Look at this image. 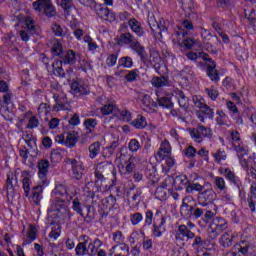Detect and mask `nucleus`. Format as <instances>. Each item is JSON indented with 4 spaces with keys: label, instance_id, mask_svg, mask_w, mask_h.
<instances>
[{
    "label": "nucleus",
    "instance_id": "obj_13",
    "mask_svg": "<svg viewBox=\"0 0 256 256\" xmlns=\"http://www.w3.org/2000/svg\"><path fill=\"white\" fill-rule=\"evenodd\" d=\"M55 140L56 143H60L61 145L73 149V147L77 145V141H79V134L76 131H72L67 134L66 138L63 134L57 135Z\"/></svg>",
    "mask_w": 256,
    "mask_h": 256
},
{
    "label": "nucleus",
    "instance_id": "obj_63",
    "mask_svg": "<svg viewBox=\"0 0 256 256\" xmlns=\"http://www.w3.org/2000/svg\"><path fill=\"white\" fill-rule=\"evenodd\" d=\"M52 31L56 37H63L64 35L63 28L57 23L52 25Z\"/></svg>",
    "mask_w": 256,
    "mask_h": 256
},
{
    "label": "nucleus",
    "instance_id": "obj_54",
    "mask_svg": "<svg viewBox=\"0 0 256 256\" xmlns=\"http://www.w3.org/2000/svg\"><path fill=\"white\" fill-rule=\"evenodd\" d=\"M39 127V119L37 116H31L28 120L26 129H37Z\"/></svg>",
    "mask_w": 256,
    "mask_h": 256
},
{
    "label": "nucleus",
    "instance_id": "obj_55",
    "mask_svg": "<svg viewBox=\"0 0 256 256\" xmlns=\"http://www.w3.org/2000/svg\"><path fill=\"white\" fill-rule=\"evenodd\" d=\"M130 221L132 225H139L143 221V214L136 212L130 215Z\"/></svg>",
    "mask_w": 256,
    "mask_h": 256
},
{
    "label": "nucleus",
    "instance_id": "obj_52",
    "mask_svg": "<svg viewBox=\"0 0 256 256\" xmlns=\"http://www.w3.org/2000/svg\"><path fill=\"white\" fill-rule=\"evenodd\" d=\"M192 101L198 109H203L207 104L205 103V99L201 96H193Z\"/></svg>",
    "mask_w": 256,
    "mask_h": 256
},
{
    "label": "nucleus",
    "instance_id": "obj_36",
    "mask_svg": "<svg viewBox=\"0 0 256 256\" xmlns=\"http://www.w3.org/2000/svg\"><path fill=\"white\" fill-rule=\"evenodd\" d=\"M219 243L222 247H231L233 245V234L229 232L224 233L220 237Z\"/></svg>",
    "mask_w": 256,
    "mask_h": 256
},
{
    "label": "nucleus",
    "instance_id": "obj_31",
    "mask_svg": "<svg viewBox=\"0 0 256 256\" xmlns=\"http://www.w3.org/2000/svg\"><path fill=\"white\" fill-rule=\"evenodd\" d=\"M211 226L223 233L227 229V220L222 217H216L212 220Z\"/></svg>",
    "mask_w": 256,
    "mask_h": 256
},
{
    "label": "nucleus",
    "instance_id": "obj_15",
    "mask_svg": "<svg viewBox=\"0 0 256 256\" xmlns=\"http://www.w3.org/2000/svg\"><path fill=\"white\" fill-rule=\"evenodd\" d=\"M101 113L102 115H111V113H113L114 115H117V117L120 115V117L126 121H131V113L128 111H119V108L114 104L104 105L101 108Z\"/></svg>",
    "mask_w": 256,
    "mask_h": 256
},
{
    "label": "nucleus",
    "instance_id": "obj_23",
    "mask_svg": "<svg viewBox=\"0 0 256 256\" xmlns=\"http://www.w3.org/2000/svg\"><path fill=\"white\" fill-rule=\"evenodd\" d=\"M71 91L73 95H89V86L79 81H74L71 84Z\"/></svg>",
    "mask_w": 256,
    "mask_h": 256
},
{
    "label": "nucleus",
    "instance_id": "obj_40",
    "mask_svg": "<svg viewBox=\"0 0 256 256\" xmlns=\"http://www.w3.org/2000/svg\"><path fill=\"white\" fill-rule=\"evenodd\" d=\"M53 73L56 77L63 78L65 77V70H63V64L58 60L52 64Z\"/></svg>",
    "mask_w": 256,
    "mask_h": 256
},
{
    "label": "nucleus",
    "instance_id": "obj_1",
    "mask_svg": "<svg viewBox=\"0 0 256 256\" xmlns=\"http://www.w3.org/2000/svg\"><path fill=\"white\" fill-rule=\"evenodd\" d=\"M77 1L80 3V5H83L84 7H90V9L95 10V13L103 21H109V23H113L117 19V16L113 13V11H111L106 6L97 4L95 0H77Z\"/></svg>",
    "mask_w": 256,
    "mask_h": 256
},
{
    "label": "nucleus",
    "instance_id": "obj_18",
    "mask_svg": "<svg viewBox=\"0 0 256 256\" xmlns=\"http://www.w3.org/2000/svg\"><path fill=\"white\" fill-rule=\"evenodd\" d=\"M50 211L62 213V215H67L69 213V201L63 198H56L50 207Z\"/></svg>",
    "mask_w": 256,
    "mask_h": 256
},
{
    "label": "nucleus",
    "instance_id": "obj_59",
    "mask_svg": "<svg viewBox=\"0 0 256 256\" xmlns=\"http://www.w3.org/2000/svg\"><path fill=\"white\" fill-rule=\"evenodd\" d=\"M161 151H163L166 155H171V144L167 141V140H164L161 145H160V148H159Z\"/></svg>",
    "mask_w": 256,
    "mask_h": 256
},
{
    "label": "nucleus",
    "instance_id": "obj_33",
    "mask_svg": "<svg viewBox=\"0 0 256 256\" xmlns=\"http://www.w3.org/2000/svg\"><path fill=\"white\" fill-rule=\"evenodd\" d=\"M158 105L164 109H173V101H171V94L157 98Z\"/></svg>",
    "mask_w": 256,
    "mask_h": 256
},
{
    "label": "nucleus",
    "instance_id": "obj_51",
    "mask_svg": "<svg viewBox=\"0 0 256 256\" xmlns=\"http://www.w3.org/2000/svg\"><path fill=\"white\" fill-rule=\"evenodd\" d=\"M128 149L131 153H137V151L141 149V143H139V140L137 139H131L128 143Z\"/></svg>",
    "mask_w": 256,
    "mask_h": 256
},
{
    "label": "nucleus",
    "instance_id": "obj_30",
    "mask_svg": "<svg viewBox=\"0 0 256 256\" xmlns=\"http://www.w3.org/2000/svg\"><path fill=\"white\" fill-rule=\"evenodd\" d=\"M135 40V36L130 32L122 33L118 39V45H130L131 47Z\"/></svg>",
    "mask_w": 256,
    "mask_h": 256
},
{
    "label": "nucleus",
    "instance_id": "obj_21",
    "mask_svg": "<svg viewBox=\"0 0 256 256\" xmlns=\"http://www.w3.org/2000/svg\"><path fill=\"white\" fill-rule=\"evenodd\" d=\"M70 163L72 165V177L79 181L83 177V162L77 161V159H71Z\"/></svg>",
    "mask_w": 256,
    "mask_h": 256
},
{
    "label": "nucleus",
    "instance_id": "obj_14",
    "mask_svg": "<svg viewBox=\"0 0 256 256\" xmlns=\"http://www.w3.org/2000/svg\"><path fill=\"white\" fill-rule=\"evenodd\" d=\"M165 217L161 211H157L154 215L152 233L154 237H161L165 233Z\"/></svg>",
    "mask_w": 256,
    "mask_h": 256
},
{
    "label": "nucleus",
    "instance_id": "obj_42",
    "mask_svg": "<svg viewBox=\"0 0 256 256\" xmlns=\"http://www.w3.org/2000/svg\"><path fill=\"white\" fill-rule=\"evenodd\" d=\"M63 53V44H61V42H59L58 40H54L52 46V54L54 55V57L60 58Z\"/></svg>",
    "mask_w": 256,
    "mask_h": 256
},
{
    "label": "nucleus",
    "instance_id": "obj_53",
    "mask_svg": "<svg viewBox=\"0 0 256 256\" xmlns=\"http://www.w3.org/2000/svg\"><path fill=\"white\" fill-rule=\"evenodd\" d=\"M245 11V17L248 19L249 21V26L251 27V29H253L254 33L256 31V19H255V16H254V11L252 10L250 14H247V10H244Z\"/></svg>",
    "mask_w": 256,
    "mask_h": 256
},
{
    "label": "nucleus",
    "instance_id": "obj_2",
    "mask_svg": "<svg viewBox=\"0 0 256 256\" xmlns=\"http://www.w3.org/2000/svg\"><path fill=\"white\" fill-rule=\"evenodd\" d=\"M103 246V242L96 238L94 241L85 240L77 244L75 248L76 256H95L99 253V249Z\"/></svg>",
    "mask_w": 256,
    "mask_h": 256
},
{
    "label": "nucleus",
    "instance_id": "obj_4",
    "mask_svg": "<svg viewBox=\"0 0 256 256\" xmlns=\"http://www.w3.org/2000/svg\"><path fill=\"white\" fill-rule=\"evenodd\" d=\"M195 223L188 221L186 224H180L174 233V239L176 243H185V241H191L195 237Z\"/></svg>",
    "mask_w": 256,
    "mask_h": 256
},
{
    "label": "nucleus",
    "instance_id": "obj_17",
    "mask_svg": "<svg viewBox=\"0 0 256 256\" xmlns=\"http://www.w3.org/2000/svg\"><path fill=\"white\" fill-rule=\"evenodd\" d=\"M149 25L152 33H154L155 39H162L163 33H167L168 22L163 18H161L159 22H156V24L153 25L151 22H149Z\"/></svg>",
    "mask_w": 256,
    "mask_h": 256
},
{
    "label": "nucleus",
    "instance_id": "obj_3",
    "mask_svg": "<svg viewBox=\"0 0 256 256\" xmlns=\"http://www.w3.org/2000/svg\"><path fill=\"white\" fill-rule=\"evenodd\" d=\"M232 147L234 151L237 153V157L239 158L240 165L242 167H247V155H249V150L245 147V144L241 141V136H239V132L232 131Z\"/></svg>",
    "mask_w": 256,
    "mask_h": 256
},
{
    "label": "nucleus",
    "instance_id": "obj_43",
    "mask_svg": "<svg viewBox=\"0 0 256 256\" xmlns=\"http://www.w3.org/2000/svg\"><path fill=\"white\" fill-rule=\"evenodd\" d=\"M224 176L226 177V179H228V181H230V183H233L234 185H239V179L237 178V176H235V173L231 171V169H224Z\"/></svg>",
    "mask_w": 256,
    "mask_h": 256
},
{
    "label": "nucleus",
    "instance_id": "obj_22",
    "mask_svg": "<svg viewBox=\"0 0 256 256\" xmlns=\"http://www.w3.org/2000/svg\"><path fill=\"white\" fill-rule=\"evenodd\" d=\"M130 49L137 53L142 63H145L147 61V51H145V46L141 45L140 41L134 40V42L130 46Z\"/></svg>",
    "mask_w": 256,
    "mask_h": 256
},
{
    "label": "nucleus",
    "instance_id": "obj_39",
    "mask_svg": "<svg viewBox=\"0 0 256 256\" xmlns=\"http://www.w3.org/2000/svg\"><path fill=\"white\" fill-rule=\"evenodd\" d=\"M132 125L135 129H145V127H147V118L138 115L137 118L132 121Z\"/></svg>",
    "mask_w": 256,
    "mask_h": 256
},
{
    "label": "nucleus",
    "instance_id": "obj_48",
    "mask_svg": "<svg viewBox=\"0 0 256 256\" xmlns=\"http://www.w3.org/2000/svg\"><path fill=\"white\" fill-rule=\"evenodd\" d=\"M53 194L56 197H65V195H67V186L63 184L56 185V187L53 190Z\"/></svg>",
    "mask_w": 256,
    "mask_h": 256
},
{
    "label": "nucleus",
    "instance_id": "obj_45",
    "mask_svg": "<svg viewBox=\"0 0 256 256\" xmlns=\"http://www.w3.org/2000/svg\"><path fill=\"white\" fill-rule=\"evenodd\" d=\"M60 6L63 9L64 13H66V15H70L71 9L75 7V5L73 4V0H61Z\"/></svg>",
    "mask_w": 256,
    "mask_h": 256
},
{
    "label": "nucleus",
    "instance_id": "obj_35",
    "mask_svg": "<svg viewBox=\"0 0 256 256\" xmlns=\"http://www.w3.org/2000/svg\"><path fill=\"white\" fill-rule=\"evenodd\" d=\"M207 187V182L204 185L199 183H189L186 186V193H193V191H197L198 193H203V190Z\"/></svg>",
    "mask_w": 256,
    "mask_h": 256
},
{
    "label": "nucleus",
    "instance_id": "obj_32",
    "mask_svg": "<svg viewBox=\"0 0 256 256\" xmlns=\"http://www.w3.org/2000/svg\"><path fill=\"white\" fill-rule=\"evenodd\" d=\"M211 64H208V68H207V74L208 77H210L211 81H219V72L217 71L216 67L217 64L215 63V61H211Z\"/></svg>",
    "mask_w": 256,
    "mask_h": 256
},
{
    "label": "nucleus",
    "instance_id": "obj_8",
    "mask_svg": "<svg viewBox=\"0 0 256 256\" xmlns=\"http://www.w3.org/2000/svg\"><path fill=\"white\" fill-rule=\"evenodd\" d=\"M198 205L201 207H207V205H213V201L217 199V193L213 190V185L206 182V188L198 193Z\"/></svg>",
    "mask_w": 256,
    "mask_h": 256
},
{
    "label": "nucleus",
    "instance_id": "obj_49",
    "mask_svg": "<svg viewBox=\"0 0 256 256\" xmlns=\"http://www.w3.org/2000/svg\"><path fill=\"white\" fill-rule=\"evenodd\" d=\"M213 157L216 161V163H221V161L227 160V153L225 150L218 149L214 154Z\"/></svg>",
    "mask_w": 256,
    "mask_h": 256
},
{
    "label": "nucleus",
    "instance_id": "obj_29",
    "mask_svg": "<svg viewBox=\"0 0 256 256\" xmlns=\"http://www.w3.org/2000/svg\"><path fill=\"white\" fill-rule=\"evenodd\" d=\"M182 27L183 28H178V31L176 32V35H178V37H181V35L183 37H187V35H189V31H193L194 29L193 22L189 20H184L182 22Z\"/></svg>",
    "mask_w": 256,
    "mask_h": 256
},
{
    "label": "nucleus",
    "instance_id": "obj_26",
    "mask_svg": "<svg viewBox=\"0 0 256 256\" xmlns=\"http://www.w3.org/2000/svg\"><path fill=\"white\" fill-rule=\"evenodd\" d=\"M22 189L24 191V197H29L31 195V184L33 183L31 181V176L29 175V172L24 171L22 173Z\"/></svg>",
    "mask_w": 256,
    "mask_h": 256
},
{
    "label": "nucleus",
    "instance_id": "obj_6",
    "mask_svg": "<svg viewBox=\"0 0 256 256\" xmlns=\"http://www.w3.org/2000/svg\"><path fill=\"white\" fill-rule=\"evenodd\" d=\"M24 29L20 31V37L22 41H29L32 35H39L41 28L39 24L31 16H27L24 19Z\"/></svg>",
    "mask_w": 256,
    "mask_h": 256
},
{
    "label": "nucleus",
    "instance_id": "obj_64",
    "mask_svg": "<svg viewBox=\"0 0 256 256\" xmlns=\"http://www.w3.org/2000/svg\"><path fill=\"white\" fill-rule=\"evenodd\" d=\"M117 57V54L109 55L106 59V65L108 67H115V65L117 64Z\"/></svg>",
    "mask_w": 256,
    "mask_h": 256
},
{
    "label": "nucleus",
    "instance_id": "obj_5",
    "mask_svg": "<svg viewBox=\"0 0 256 256\" xmlns=\"http://www.w3.org/2000/svg\"><path fill=\"white\" fill-rule=\"evenodd\" d=\"M235 251H229L225 256H256L255 244L242 240L234 246Z\"/></svg>",
    "mask_w": 256,
    "mask_h": 256
},
{
    "label": "nucleus",
    "instance_id": "obj_38",
    "mask_svg": "<svg viewBox=\"0 0 256 256\" xmlns=\"http://www.w3.org/2000/svg\"><path fill=\"white\" fill-rule=\"evenodd\" d=\"M142 103L144 107H146L145 111H153V109L157 107V103H155L153 99H151V96L147 94L143 96Z\"/></svg>",
    "mask_w": 256,
    "mask_h": 256
},
{
    "label": "nucleus",
    "instance_id": "obj_44",
    "mask_svg": "<svg viewBox=\"0 0 256 256\" xmlns=\"http://www.w3.org/2000/svg\"><path fill=\"white\" fill-rule=\"evenodd\" d=\"M193 239L194 240L192 242V248L194 249V251H197V253H199V249H201V247L205 245V240H203L201 236H196L195 234Z\"/></svg>",
    "mask_w": 256,
    "mask_h": 256
},
{
    "label": "nucleus",
    "instance_id": "obj_9",
    "mask_svg": "<svg viewBox=\"0 0 256 256\" xmlns=\"http://www.w3.org/2000/svg\"><path fill=\"white\" fill-rule=\"evenodd\" d=\"M189 133L195 143H203V139H211L213 137V130L203 124H198L196 128L190 129Z\"/></svg>",
    "mask_w": 256,
    "mask_h": 256
},
{
    "label": "nucleus",
    "instance_id": "obj_25",
    "mask_svg": "<svg viewBox=\"0 0 256 256\" xmlns=\"http://www.w3.org/2000/svg\"><path fill=\"white\" fill-rule=\"evenodd\" d=\"M128 25H129L131 31H133L136 36L143 37L145 35V29L141 25V22H139L137 19L131 18L128 21Z\"/></svg>",
    "mask_w": 256,
    "mask_h": 256
},
{
    "label": "nucleus",
    "instance_id": "obj_50",
    "mask_svg": "<svg viewBox=\"0 0 256 256\" xmlns=\"http://www.w3.org/2000/svg\"><path fill=\"white\" fill-rule=\"evenodd\" d=\"M72 209L73 211H76L78 215H81V217H83V204H81L79 198H75L72 201Z\"/></svg>",
    "mask_w": 256,
    "mask_h": 256
},
{
    "label": "nucleus",
    "instance_id": "obj_41",
    "mask_svg": "<svg viewBox=\"0 0 256 256\" xmlns=\"http://www.w3.org/2000/svg\"><path fill=\"white\" fill-rule=\"evenodd\" d=\"M182 9L186 15H191L193 13V9H195V4L193 0H181Z\"/></svg>",
    "mask_w": 256,
    "mask_h": 256
},
{
    "label": "nucleus",
    "instance_id": "obj_34",
    "mask_svg": "<svg viewBox=\"0 0 256 256\" xmlns=\"http://www.w3.org/2000/svg\"><path fill=\"white\" fill-rule=\"evenodd\" d=\"M88 151H89V157L91 159H95V157H97V155H99V153H101V142L97 141V142L92 143L88 147Z\"/></svg>",
    "mask_w": 256,
    "mask_h": 256
},
{
    "label": "nucleus",
    "instance_id": "obj_56",
    "mask_svg": "<svg viewBox=\"0 0 256 256\" xmlns=\"http://www.w3.org/2000/svg\"><path fill=\"white\" fill-rule=\"evenodd\" d=\"M112 235H113V241H115L117 245H121L122 243H125V236H123V232L116 231Z\"/></svg>",
    "mask_w": 256,
    "mask_h": 256
},
{
    "label": "nucleus",
    "instance_id": "obj_58",
    "mask_svg": "<svg viewBox=\"0 0 256 256\" xmlns=\"http://www.w3.org/2000/svg\"><path fill=\"white\" fill-rule=\"evenodd\" d=\"M216 115H218V117L216 118L217 125H225V119H227V114H225V112H223L222 110H218L216 112Z\"/></svg>",
    "mask_w": 256,
    "mask_h": 256
},
{
    "label": "nucleus",
    "instance_id": "obj_28",
    "mask_svg": "<svg viewBox=\"0 0 256 256\" xmlns=\"http://www.w3.org/2000/svg\"><path fill=\"white\" fill-rule=\"evenodd\" d=\"M151 85L156 89L167 87V85H169V78H167L166 76H154L151 79Z\"/></svg>",
    "mask_w": 256,
    "mask_h": 256
},
{
    "label": "nucleus",
    "instance_id": "obj_7",
    "mask_svg": "<svg viewBox=\"0 0 256 256\" xmlns=\"http://www.w3.org/2000/svg\"><path fill=\"white\" fill-rule=\"evenodd\" d=\"M205 213V209L199 208L196 206H191L183 200L182 205L180 207V214L184 219H192L195 221L197 219H201Z\"/></svg>",
    "mask_w": 256,
    "mask_h": 256
},
{
    "label": "nucleus",
    "instance_id": "obj_10",
    "mask_svg": "<svg viewBox=\"0 0 256 256\" xmlns=\"http://www.w3.org/2000/svg\"><path fill=\"white\" fill-rule=\"evenodd\" d=\"M32 7L36 13L44 12L46 17H55L57 15V10H55V6L51 3V0H37L33 2Z\"/></svg>",
    "mask_w": 256,
    "mask_h": 256
},
{
    "label": "nucleus",
    "instance_id": "obj_37",
    "mask_svg": "<svg viewBox=\"0 0 256 256\" xmlns=\"http://www.w3.org/2000/svg\"><path fill=\"white\" fill-rule=\"evenodd\" d=\"M83 125L86 129L87 135H89V134L93 133V131H95V127H97V119L87 118L84 120Z\"/></svg>",
    "mask_w": 256,
    "mask_h": 256
},
{
    "label": "nucleus",
    "instance_id": "obj_11",
    "mask_svg": "<svg viewBox=\"0 0 256 256\" xmlns=\"http://www.w3.org/2000/svg\"><path fill=\"white\" fill-rule=\"evenodd\" d=\"M110 173L115 175V166H113L112 163L106 161L100 162L96 166L95 179L97 182L100 181V183H103V181H105V177H107V175Z\"/></svg>",
    "mask_w": 256,
    "mask_h": 256
},
{
    "label": "nucleus",
    "instance_id": "obj_19",
    "mask_svg": "<svg viewBox=\"0 0 256 256\" xmlns=\"http://www.w3.org/2000/svg\"><path fill=\"white\" fill-rule=\"evenodd\" d=\"M57 61L62 63V65H75V62L77 61V53L73 50H66L62 52L60 60Z\"/></svg>",
    "mask_w": 256,
    "mask_h": 256
},
{
    "label": "nucleus",
    "instance_id": "obj_60",
    "mask_svg": "<svg viewBox=\"0 0 256 256\" xmlns=\"http://www.w3.org/2000/svg\"><path fill=\"white\" fill-rule=\"evenodd\" d=\"M137 77H139V70L134 69L128 72V74L126 75V80L129 82H133L137 80Z\"/></svg>",
    "mask_w": 256,
    "mask_h": 256
},
{
    "label": "nucleus",
    "instance_id": "obj_24",
    "mask_svg": "<svg viewBox=\"0 0 256 256\" xmlns=\"http://www.w3.org/2000/svg\"><path fill=\"white\" fill-rule=\"evenodd\" d=\"M172 95L177 99L179 107H181L182 109H189V98L185 95L183 91L175 89Z\"/></svg>",
    "mask_w": 256,
    "mask_h": 256
},
{
    "label": "nucleus",
    "instance_id": "obj_20",
    "mask_svg": "<svg viewBox=\"0 0 256 256\" xmlns=\"http://www.w3.org/2000/svg\"><path fill=\"white\" fill-rule=\"evenodd\" d=\"M28 199H30L34 205H41V200L43 199V185L34 186Z\"/></svg>",
    "mask_w": 256,
    "mask_h": 256
},
{
    "label": "nucleus",
    "instance_id": "obj_46",
    "mask_svg": "<svg viewBox=\"0 0 256 256\" xmlns=\"http://www.w3.org/2000/svg\"><path fill=\"white\" fill-rule=\"evenodd\" d=\"M248 177H251V179H256V161H254L253 164L250 165L249 167V161H247V166H242Z\"/></svg>",
    "mask_w": 256,
    "mask_h": 256
},
{
    "label": "nucleus",
    "instance_id": "obj_62",
    "mask_svg": "<svg viewBox=\"0 0 256 256\" xmlns=\"http://www.w3.org/2000/svg\"><path fill=\"white\" fill-rule=\"evenodd\" d=\"M201 111L207 117V119H213L215 117V111H213V109L207 105Z\"/></svg>",
    "mask_w": 256,
    "mask_h": 256
},
{
    "label": "nucleus",
    "instance_id": "obj_57",
    "mask_svg": "<svg viewBox=\"0 0 256 256\" xmlns=\"http://www.w3.org/2000/svg\"><path fill=\"white\" fill-rule=\"evenodd\" d=\"M214 184L216 185L217 189H219V191H225L226 186L225 179L223 177H215Z\"/></svg>",
    "mask_w": 256,
    "mask_h": 256
},
{
    "label": "nucleus",
    "instance_id": "obj_61",
    "mask_svg": "<svg viewBox=\"0 0 256 256\" xmlns=\"http://www.w3.org/2000/svg\"><path fill=\"white\" fill-rule=\"evenodd\" d=\"M184 154L186 157H188L189 159H193V157H195V155H197V149H195V147L193 146H188L185 150H184Z\"/></svg>",
    "mask_w": 256,
    "mask_h": 256
},
{
    "label": "nucleus",
    "instance_id": "obj_47",
    "mask_svg": "<svg viewBox=\"0 0 256 256\" xmlns=\"http://www.w3.org/2000/svg\"><path fill=\"white\" fill-rule=\"evenodd\" d=\"M115 247H117L116 249H118V252L115 254V256L129 255V245L125 244V242H123L122 244H117L115 245Z\"/></svg>",
    "mask_w": 256,
    "mask_h": 256
},
{
    "label": "nucleus",
    "instance_id": "obj_12",
    "mask_svg": "<svg viewBox=\"0 0 256 256\" xmlns=\"http://www.w3.org/2000/svg\"><path fill=\"white\" fill-rule=\"evenodd\" d=\"M201 36L203 38L204 49L208 51V53H212V55H217V48L213 46L209 41L214 40L218 45H221V40L216 35L211 34V32L206 29L202 30Z\"/></svg>",
    "mask_w": 256,
    "mask_h": 256
},
{
    "label": "nucleus",
    "instance_id": "obj_27",
    "mask_svg": "<svg viewBox=\"0 0 256 256\" xmlns=\"http://www.w3.org/2000/svg\"><path fill=\"white\" fill-rule=\"evenodd\" d=\"M119 67H125V69H131V67H133V58L129 56H124L119 59L118 66L115 71L116 77H119V75L123 73L121 70H119Z\"/></svg>",
    "mask_w": 256,
    "mask_h": 256
},
{
    "label": "nucleus",
    "instance_id": "obj_16",
    "mask_svg": "<svg viewBox=\"0 0 256 256\" xmlns=\"http://www.w3.org/2000/svg\"><path fill=\"white\" fill-rule=\"evenodd\" d=\"M50 163L48 160L42 159L38 162V177L41 179L42 185H49V180L47 179V175H49V167Z\"/></svg>",
    "mask_w": 256,
    "mask_h": 256
}]
</instances>
